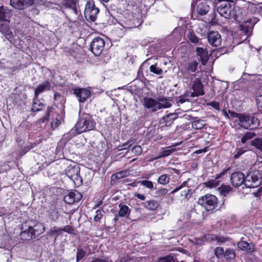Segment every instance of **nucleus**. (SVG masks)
<instances>
[{
    "mask_svg": "<svg viewBox=\"0 0 262 262\" xmlns=\"http://www.w3.org/2000/svg\"><path fill=\"white\" fill-rule=\"evenodd\" d=\"M232 18L234 19L238 23H241L248 19L246 9L244 7L234 6Z\"/></svg>",
    "mask_w": 262,
    "mask_h": 262,
    "instance_id": "obj_13",
    "label": "nucleus"
},
{
    "mask_svg": "<svg viewBox=\"0 0 262 262\" xmlns=\"http://www.w3.org/2000/svg\"><path fill=\"white\" fill-rule=\"evenodd\" d=\"M178 118V115L177 113L169 114L164 116L163 117V121L161 123L164 124V126H170L173 123V121Z\"/></svg>",
    "mask_w": 262,
    "mask_h": 262,
    "instance_id": "obj_26",
    "label": "nucleus"
},
{
    "mask_svg": "<svg viewBox=\"0 0 262 262\" xmlns=\"http://www.w3.org/2000/svg\"><path fill=\"white\" fill-rule=\"evenodd\" d=\"M37 145V143H31L27 146H26L24 147V148L21 150L20 154L24 155L26 153H27L28 151H29L30 149L33 148L34 147H35Z\"/></svg>",
    "mask_w": 262,
    "mask_h": 262,
    "instance_id": "obj_54",
    "label": "nucleus"
},
{
    "mask_svg": "<svg viewBox=\"0 0 262 262\" xmlns=\"http://www.w3.org/2000/svg\"><path fill=\"white\" fill-rule=\"evenodd\" d=\"M216 235L213 234H207L204 235V238L208 242H213L216 241Z\"/></svg>",
    "mask_w": 262,
    "mask_h": 262,
    "instance_id": "obj_61",
    "label": "nucleus"
},
{
    "mask_svg": "<svg viewBox=\"0 0 262 262\" xmlns=\"http://www.w3.org/2000/svg\"><path fill=\"white\" fill-rule=\"evenodd\" d=\"M103 214L100 210H97L96 215L94 216V220L95 222H99L102 218Z\"/></svg>",
    "mask_w": 262,
    "mask_h": 262,
    "instance_id": "obj_63",
    "label": "nucleus"
},
{
    "mask_svg": "<svg viewBox=\"0 0 262 262\" xmlns=\"http://www.w3.org/2000/svg\"><path fill=\"white\" fill-rule=\"evenodd\" d=\"M51 85L49 81L46 80L42 83L39 84L34 90V95L35 98L38 97L39 95L46 91L50 90Z\"/></svg>",
    "mask_w": 262,
    "mask_h": 262,
    "instance_id": "obj_25",
    "label": "nucleus"
},
{
    "mask_svg": "<svg viewBox=\"0 0 262 262\" xmlns=\"http://www.w3.org/2000/svg\"><path fill=\"white\" fill-rule=\"evenodd\" d=\"M207 39L209 43L212 47H217L222 42L221 36L217 31H210L207 35Z\"/></svg>",
    "mask_w": 262,
    "mask_h": 262,
    "instance_id": "obj_18",
    "label": "nucleus"
},
{
    "mask_svg": "<svg viewBox=\"0 0 262 262\" xmlns=\"http://www.w3.org/2000/svg\"><path fill=\"white\" fill-rule=\"evenodd\" d=\"M191 9L192 14L196 17H200L207 14L210 10V6L205 2L193 1L191 3Z\"/></svg>",
    "mask_w": 262,
    "mask_h": 262,
    "instance_id": "obj_6",
    "label": "nucleus"
},
{
    "mask_svg": "<svg viewBox=\"0 0 262 262\" xmlns=\"http://www.w3.org/2000/svg\"><path fill=\"white\" fill-rule=\"evenodd\" d=\"M11 16V11L3 5L0 6V21H9Z\"/></svg>",
    "mask_w": 262,
    "mask_h": 262,
    "instance_id": "obj_27",
    "label": "nucleus"
},
{
    "mask_svg": "<svg viewBox=\"0 0 262 262\" xmlns=\"http://www.w3.org/2000/svg\"><path fill=\"white\" fill-rule=\"evenodd\" d=\"M61 228H57L56 227H54L53 229L50 230L49 232L50 236H55L56 237L61 235Z\"/></svg>",
    "mask_w": 262,
    "mask_h": 262,
    "instance_id": "obj_50",
    "label": "nucleus"
},
{
    "mask_svg": "<svg viewBox=\"0 0 262 262\" xmlns=\"http://www.w3.org/2000/svg\"><path fill=\"white\" fill-rule=\"evenodd\" d=\"M189 180H190L189 179H188L187 180L184 181L179 186L174 188L171 192V194H174V193L178 192V191H179L180 190H181V189H182L183 188H184L185 187H188L187 186V184H188V182L189 181Z\"/></svg>",
    "mask_w": 262,
    "mask_h": 262,
    "instance_id": "obj_56",
    "label": "nucleus"
},
{
    "mask_svg": "<svg viewBox=\"0 0 262 262\" xmlns=\"http://www.w3.org/2000/svg\"><path fill=\"white\" fill-rule=\"evenodd\" d=\"M229 237L224 236L217 235L216 236V241L219 243H224L229 241Z\"/></svg>",
    "mask_w": 262,
    "mask_h": 262,
    "instance_id": "obj_60",
    "label": "nucleus"
},
{
    "mask_svg": "<svg viewBox=\"0 0 262 262\" xmlns=\"http://www.w3.org/2000/svg\"><path fill=\"white\" fill-rule=\"evenodd\" d=\"M198 65L199 63L196 60L189 61L186 62L181 70L183 78L188 79L191 76V73L196 72Z\"/></svg>",
    "mask_w": 262,
    "mask_h": 262,
    "instance_id": "obj_11",
    "label": "nucleus"
},
{
    "mask_svg": "<svg viewBox=\"0 0 262 262\" xmlns=\"http://www.w3.org/2000/svg\"><path fill=\"white\" fill-rule=\"evenodd\" d=\"M196 54L199 57V60L203 65H205L209 59L208 52L206 48L196 47Z\"/></svg>",
    "mask_w": 262,
    "mask_h": 262,
    "instance_id": "obj_22",
    "label": "nucleus"
},
{
    "mask_svg": "<svg viewBox=\"0 0 262 262\" xmlns=\"http://www.w3.org/2000/svg\"><path fill=\"white\" fill-rule=\"evenodd\" d=\"M142 149L140 145H136L132 149V152L136 155H139L142 153Z\"/></svg>",
    "mask_w": 262,
    "mask_h": 262,
    "instance_id": "obj_64",
    "label": "nucleus"
},
{
    "mask_svg": "<svg viewBox=\"0 0 262 262\" xmlns=\"http://www.w3.org/2000/svg\"><path fill=\"white\" fill-rule=\"evenodd\" d=\"M99 12V9L96 6L94 0H89L86 2L84 15L88 21L94 22Z\"/></svg>",
    "mask_w": 262,
    "mask_h": 262,
    "instance_id": "obj_5",
    "label": "nucleus"
},
{
    "mask_svg": "<svg viewBox=\"0 0 262 262\" xmlns=\"http://www.w3.org/2000/svg\"><path fill=\"white\" fill-rule=\"evenodd\" d=\"M29 221L31 222L30 224L32 227V231L35 238L45 231V226L43 223L36 221Z\"/></svg>",
    "mask_w": 262,
    "mask_h": 262,
    "instance_id": "obj_23",
    "label": "nucleus"
},
{
    "mask_svg": "<svg viewBox=\"0 0 262 262\" xmlns=\"http://www.w3.org/2000/svg\"><path fill=\"white\" fill-rule=\"evenodd\" d=\"M208 106H210L214 109L219 111L220 110V104L219 102L211 101L207 103Z\"/></svg>",
    "mask_w": 262,
    "mask_h": 262,
    "instance_id": "obj_62",
    "label": "nucleus"
},
{
    "mask_svg": "<svg viewBox=\"0 0 262 262\" xmlns=\"http://www.w3.org/2000/svg\"><path fill=\"white\" fill-rule=\"evenodd\" d=\"M177 259H174L173 257L171 255H168L159 258L157 262H178Z\"/></svg>",
    "mask_w": 262,
    "mask_h": 262,
    "instance_id": "obj_55",
    "label": "nucleus"
},
{
    "mask_svg": "<svg viewBox=\"0 0 262 262\" xmlns=\"http://www.w3.org/2000/svg\"><path fill=\"white\" fill-rule=\"evenodd\" d=\"M244 237L241 238V241L237 243V248L243 251L248 253H252L255 251V245L253 243H249L243 241Z\"/></svg>",
    "mask_w": 262,
    "mask_h": 262,
    "instance_id": "obj_21",
    "label": "nucleus"
},
{
    "mask_svg": "<svg viewBox=\"0 0 262 262\" xmlns=\"http://www.w3.org/2000/svg\"><path fill=\"white\" fill-rule=\"evenodd\" d=\"M236 257L235 250L232 248H227L224 252L223 258L227 262H232Z\"/></svg>",
    "mask_w": 262,
    "mask_h": 262,
    "instance_id": "obj_31",
    "label": "nucleus"
},
{
    "mask_svg": "<svg viewBox=\"0 0 262 262\" xmlns=\"http://www.w3.org/2000/svg\"><path fill=\"white\" fill-rule=\"evenodd\" d=\"M199 205L205 208L207 211L212 213L218 206V199L213 194H206L199 198Z\"/></svg>",
    "mask_w": 262,
    "mask_h": 262,
    "instance_id": "obj_2",
    "label": "nucleus"
},
{
    "mask_svg": "<svg viewBox=\"0 0 262 262\" xmlns=\"http://www.w3.org/2000/svg\"><path fill=\"white\" fill-rule=\"evenodd\" d=\"M256 103L258 111L262 113V86L258 91L256 99Z\"/></svg>",
    "mask_w": 262,
    "mask_h": 262,
    "instance_id": "obj_42",
    "label": "nucleus"
},
{
    "mask_svg": "<svg viewBox=\"0 0 262 262\" xmlns=\"http://www.w3.org/2000/svg\"><path fill=\"white\" fill-rule=\"evenodd\" d=\"M261 182V174L258 170L249 171L245 176V186L247 188L257 187Z\"/></svg>",
    "mask_w": 262,
    "mask_h": 262,
    "instance_id": "obj_4",
    "label": "nucleus"
},
{
    "mask_svg": "<svg viewBox=\"0 0 262 262\" xmlns=\"http://www.w3.org/2000/svg\"><path fill=\"white\" fill-rule=\"evenodd\" d=\"M234 4L228 1L219 2L216 4V11L221 16L231 19L233 12L232 6Z\"/></svg>",
    "mask_w": 262,
    "mask_h": 262,
    "instance_id": "obj_7",
    "label": "nucleus"
},
{
    "mask_svg": "<svg viewBox=\"0 0 262 262\" xmlns=\"http://www.w3.org/2000/svg\"><path fill=\"white\" fill-rule=\"evenodd\" d=\"M170 176L167 174L161 175L157 179V182L162 185H166L169 183Z\"/></svg>",
    "mask_w": 262,
    "mask_h": 262,
    "instance_id": "obj_41",
    "label": "nucleus"
},
{
    "mask_svg": "<svg viewBox=\"0 0 262 262\" xmlns=\"http://www.w3.org/2000/svg\"><path fill=\"white\" fill-rule=\"evenodd\" d=\"M49 218L52 221H55L59 217V211L56 209L55 206L51 207L48 211Z\"/></svg>",
    "mask_w": 262,
    "mask_h": 262,
    "instance_id": "obj_36",
    "label": "nucleus"
},
{
    "mask_svg": "<svg viewBox=\"0 0 262 262\" xmlns=\"http://www.w3.org/2000/svg\"><path fill=\"white\" fill-rule=\"evenodd\" d=\"M217 191L220 194L224 197L227 196L230 192L233 191V188L229 185L222 184L217 188Z\"/></svg>",
    "mask_w": 262,
    "mask_h": 262,
    "instance_id": "obj_32",
    "label": "nucleus"
},
{
    "mask_svg": "<svg viewBox=\"0 0 262 262\" xmlns=\"http://www.w3.org/2000/svg\"><path fill=\"white\" fill-rule=\"evenodd\" d=\"M139 183H140L142 186H144L145 187L149 189H152L154 188V184L153 182L149 180H142L139 182Z\"/></svg>",
    "mask_w": 262,
    "mask_h": 262,
    "instance_id": "obj_52",
    "label": "nucleus"
},
{
    "mask_svg": "<svg viewBox=\"0 0 262 262\" xmlns=\"http://www.w3.org/2000/svg\"><path fill=\"white\" fill-rule=\"evenodd\" d=\"M43 5L42 0H10V5L14 9L22 10L33 5Z\"/></svg>",
    "mask_w": 262,
    "mask_h": 262,
    "instance_id": "obj_8",
    "label": "nucleus"
},
{
    "mask_svg": "<svg viewBox=\"0 0 262 262\" xmlns=\"http://www.w3.org/2000/svg\"><path fill=\"white\" fill-rule=\"evenodd\" d=\"M73 91L80 103L86 101L91 95V91L86 88H75L73 89Z\"/></svg>",
    "mask_w": 262,
    "mask_h": 262,
    "instance_id": "obj_15",
    "label": "nucleus"
},
{
    "mask_svg": "<svg viewBox=\"0 0 262 262\" xmlns=\"http://www.w3.org/2000/svg\"><path fill=\"white\" fill-rule=\"evenodd\" d=\"M159 206L158 202L154 200H150L145 202L144 205L145 208L150 210H156Z\"/></svg>",
    "mask_w": 262,
    "mask_h": 262,
    "instance_id": "obj_37",
    "label": "nucleus"
},
{
    "mask_svg": "<svg viewBox=\"0 0 262 262\" xmlns=\"http://www.w3.org/2000/svg\"><path fill=\"white\" fill-rule=\"evenodd\" d=\"M80 168L77 166H69L66 170V174L71 180L75 183V180H78L80 178Z\"/></svg>",
    "mask_w": 262,
    "mask_h": 262,
    "instance_id": "obj_20",
    "label": "nucleus"
},
{
    "mask_svg": "<svg viewBox=\"0 0 262 262\" xmlns=\"http://www.w3.org/2000/svg\"><path fill=\"white\" fill-rule=\"evenodd\" d=\"M181 196L187 200H189L192 196V189L190 187H187V189L182 191Z\"/></svg>",
    "mask_w": 262,
    "mask_h": 262,
    "instance_id": "obj_45",
    "label": "nucleus"
},
{
    "mask_svg": "<svg viewBox=\"0 0 262 262\" xmlns=\"http://www.w3.org/2000/svg\"><path fill=\"white\" fill-rule=\"evenodd\" d=\"M168 189L166 188H160L155 192L157 198H161L166 195L168 193Z\"/></svg>",
    "mask_w": 262,
    "mask_h": 262,
    "instance_id": "obj_48",
    "label": "nucleus"
},
{
    "mask_svg": "<svg viewBox=\"0 0 262 262\" xmlns=\"http://www.w3.org/2000/svg\"><path fill=\"white\" fill-rule=\"evenodd\" d=\"M230 169V167H228L227 168L224 169L220 173L216 174V175L215 176V179H217L219 180V179L224 178V177Z\"/></svg>",
    "mask_w": 262,
    "mask_h": 262,
    "instance_id": "obj_58",
    "label": "nucleus"
},
{
    "mask_svg": "<svg viewBox=\"0 0 262 262\" xmlns=\"http://www.w3.org/2000/svg\"><path fill=\"white\" fill-rule=\"evenodd\" d=\"M105 41L100 37H96L90 44V50L95 55L99 56L104 50Z\"/></svg>",
    "mask_w": 262,
    "mask_h": 262,
    "instance_id": "obj_10",
    "label": "nucleus"
},
{
    "mask_svg": "<svg viewBox=\"0 0 262 262\" xmlns=\"http://www.w3.org/2000/svg\"><path fill=\"white\" fill-rule=\"evenodd\" d=\"M143 105L145 108L148 109L152 108L153 110L158 106V102L154 98L145 97L143 99Z\"/></svg>",
    "mask_w": 262,
    "mask_h": 262,
    "instance_id": "obj_33",
    "label": "nucleus"
},
{
    "mask_svg": "<svg viewBox=\"0 0 262 262\" xmlns=\"http://www.w3.org/2000/svg\"><path fill=\"white\" fill-rule=\"evenodd\" d=\"M235 122L241 127L250 130L257 128L259 125V120L257 118L246 113L242 114L239 119L236 120Z\"/></svg>",
    "mask_w": 262,
    "mask_h": 262,
    "instance_id": "obj_3",
    "label": "nucleus"
},
{
    "mask_svg": "<svg viewBox=\"0 0 262 262\" xmlns=\"http://www.w3.org/2000/svg\"><path fill=\"white\" fill-rule=\"evenodd\" d=\"M128 19L123 20V23L122 24L123 27L126 28H136L139 25L140 23L139 19L135 18L133 14L128 15Z\"/></svg>",
    "mask_w": 262,
    "mask_h": 262,
    "instance_id": "obj_24",
    "label": "nucleus"
},
{
    "mask_svg": "<svg viewBox=\"0 0 262 262\" xmlns=\"http://www.w3.org/2000/svg\"><path fill=\"white\" fill-rule=\"evenodd\" d=\"M221 181L218 180L217 179H215V177H214V179H210L207 181L204 182L203 183L204 186L207 188H213L218 186L220 183Z\"/></svg>",
    "mask_w": 262,
    "mask_h": 262,
    "instance_id": "obj_40",
    "label": "nucleus"
},
{
    "mask_svg": "<svg viewBox=\"0 0 262 262\" xmlns=\"http://www.w3.org/2000/svg\"><path fill=\"white\" fill-rule=\"evenodd\" d=\"M230 180L233 187L238 188L243 184H245V176L241 171H235L231 174Z\"/></svg>",
    "mask_w": 262,
    "mask_h": 262,
    "instance_id": "obj_14",
    "label": "nucleus"
},
{
    "mask_svg": "<svg viewBox=\"0 0 262 262\" xmlns=\"http://www.w3.org/2000/svg\"><path fill=\"white\" fill-rule=\"evenodd\" d=\"M225 250L222 247H216L214 250V253L215 257L218 259L223 258Z\"/></svg>",
    "mask_w": 262,
    "mask_h": 262,
    "instance_id": "obj_43",
    "label": "nucleus"
},
{
    "mask_svg": "<svg viewBox=\"0 0 262 262\" xmlns=\"http://www.w3.org/2000/svg\"><path fill=\"white\" fill-rule=\"evenodd\" d=\"M118 206L119 207V210L118 211L119 216H126L128 217L130 214L131 209L126 205L120 204Z\"/></svg>",
    "mask_w": 262,
    "mask_h": 262,
    "instance_id": "obj_35",
    "label": "nucleus"
},
{
    "mask_svg": "<svg viewBox=\"0 0 262 262\" xmlns=\"http://www.w3.org/2000/svg\"><path fill=\"white\" fill-rule=\"evenodd\" d=\"M195 120L191 122V126L194 129H201L207 125L206 121L195 117Z\"/></svg>",
    "mask_w": 262,
    "mask_h": 262,
    "instance_id": "obj_34",
    "label": "nucleus"
},
{
    "mask_svg": "<svg viewBox=\"0 0 262 262\" xmlns=\"http://www.w3.org/2000/svg\"><path fill=\"white\" fill-rule=\"evenodd\" d=\"M86 252L82 249L78 248L76 253V260L79 261L82 260L85 256Z\"/></svg>",
    "mask_w": 262,
    "mask_h": 262,
    "instance_id": "obj_51",
    "label": "nucleus"
},
{
    "mask_svg": "<svg viewBox=\"0 0 262 262\" xmlns=\"http://www.w3.org/2000/svg\"><path fill=\"white\" fill-rule=\"evenodd\" d=\"M149 69L151 73H153L156 75H160L163 72L162 69L158 67L156 63L150 66Z\"/></svg>",
    "mask_w": 262,
    "mask_h": 262,
    "instance_id": "obj_49",
    "label": "nucleus"
},
{
    "mask_svg": "<svg viewBox=\"0 0 262 262\" xmlns=\"http://www.w3.org/2000/svg\"><path fill=\"white\" fill-rule=\"evenodd\" d=\"M251 145L262 151V139L256 138L251 141Z\"/></svg>",
    "mask_w": 262,
    "mask_h": 262,
    "instance_id": "obj_44",
    "label": "nucleus"
},
{
    "mask_svg": "<svg viewBox=\"0 0 262 262\" xmlns=\"http://www.w3.org/2000/svg\"><path fill=\"white\" fill-rule=\"evenodd\" d=\"M255 24L254 21H253L251 18H248V19L241 22L239 25L240 30L244 35L249 37L252 35Z\"/></svg>",
    "mask_w": 262,
    "mask_h": 262,
    "instance_id": "obj_16",
    "label": "nucleus"
},
{
    "mask_svg": "<svg viewBox=\"0 0 262 262\" xmlns=\"http://www.w3.org/2000/svg\"><path fill=\"white\" fill-rule=\"evenodd\" d=\"M40 6V5H36L35 4L33 5L32 6L33 7L29 10V13H28V15L33 16L38 15L39 13V10L36 7Z\"/></svg>",
    "mask_w": 262,
    "mask_h": 262,
    "instance_id": "obj_59",
    "label": "nucleus"
},
{
    "mask_svg": "<svg viewBox=\"0 0 262 262\" xmlns=\"http://www.w3.org/2000/svg\"><path fill=\"white\" fill-rule=\"evenodd\" d=\"M61 231L69 234H74L75 229L72 226L67 225L61 228Z\"/></svg>",
    "mask_w": 262,
    "mask_h": 262,
    "instance_id": "obj_57",
    "label": "nucleus"
},
{
    "mask_svg": "<svg viewBox=\"0 0 262 262\" xmlns=\"http://www.w3.org/2000/svg\"><path fill=\"white\" fill-rule=\"evenodd\" d=\"M82 198L81 193L76 190H71L65 195L64 201L68 204H73L75 203L79 202Z\"/></svg>",
    "mask_w": 262,
    "mask_h": 262,
    "instance_id": "obj_17",
    "label": "nucleus"
},
{
    "mask_svg": "<svg viewBox=\"0 0 262 262\" xmlns=\"http://www.w3.org/2000/svg\"><path fill=\"white\" fill-rule=\"evenodd\" d=\"M134 142V140H128L121 145H119L117 147V149L119 151L123 149H127L130 147Z\"/></svg>",
    "mask_w": 262,
    "mask_h": 262,
    "instance_id": "obj_47",
    "label": "nucleus"
},
{
    "mask_svg": "<svg viewBox=\"0 0 262 262\" xmlns=\"http://www.w3.org/2000/svg\"><path fill=\"white\" fill-rule=\"evenodd\" d=\"M173 151L172 149H165L161 151L158 157L155 158V160L158 159L160 158L167 157L170 155Z\"/></svg>",
    "mask_w": 262,
    "mask_h": 262,
    "instance_id": "obj_53",
    "label": "nucleus"
},
{
    "mask_svg": "<svg viewBox=\"0 0 262 262\" xmlns=\"http://www.w3.org/2000/svg\"><path fill=\"white\" fill-rule=\"evenodd\" d=\"M45 107V104L41 102L38 97L36 98L34 96L31 111L32 112H37L41 111Z\"/></svg>",
    "mask_w": 262,
    "mask_h": 262,
    "instance_id": "obj_30",
    "label": "nucleus"
},
{
    "mask_svg": "<svg viewBox=\"0 0 262 262\" xmlns=\"http://www.w3.org/2000/svg\"><path fill=\"white\" fill-rule=\"evenodd\" d=\"M255 136V134L253 132H247L241 138V142L243 144H245L247 141L250 139H251Z\"/></svg>",
    "mask_w": 262,
    "mask_h": 262,
    "instance_id": "obj_46",
    "label": "nucleus"
},
{
    "mask_svg": "<svg viewBox=\"0 0 262 262\" xmlns=\"http://www.w3.org/2000/svg\"><path fill=\"white\" fill-rule=\"evenodd\" d=\"M190 89L193 91L190 94L191 97H198L205 94L203 84L199 78H196L191 81Z\"/></svg>",
    "mask_w": 262,
    "mask_h": 262,
    "instance_id": "obj_12",
    "label": "nucleus"
},
{
    "mask_svg": "<svg viewBox=\"0 0 262 262\" xmlns=\"http://www.w3.org/2000/svg\"><path fill=\"white\" fill-rule=\"evenodd\" d=\"M129 175V172L127 170L119 171L112 175L111 178V184H115L119 180Z\"/></svg>",
    "mask_w": 262,
    "mask_h": 262,
    "instance_id": "obj_29",
    "label": "nucleus"
},
{
    "mask_svg": "<svg viewBox=\"0 0 262 262\" xmlns=\"http://www.w3.org/2000/svg\"><path fill=\"white\" fill-rule=\"evenodd\" d=\"M158 106L157 108L152 110V112H156L158 110L167 108L172 106V99L170 97H165L164 96H159L157 98Z\"/></svg>",
    "mask_w": 262,
    "mask_h": 262,
    "instance_id": "obj_19",
    "label": "nucleus"
},
{
    "mask_svg": "<svg viewBox=\"0 0 262 262\" xmlns=\"http://www.w3.org/2000/svg\"><path fill=\"white\" fill-rule=\"evenodd\" d=\"M95 125L96 123L90 114L83 113L79 119L75 127L77 133L79 134L93 130Z\"/></svg>",
    "mask_w": 262,
    "mask_h": 262,
    "instance_id": "obj_1",
    "label": "nucleus"
},
{
    "mask_svg": "<svg viewBox=\"0 0 262 262\" xmlns=\"http://www.w3.org/2000/svg\"><path fill=\"white\" fill-rule=\"evenodd\" d=\"M79 1V0H62L61 4L65 8L71 9L75 14H77L78 10L76 6L77 4H78Z\"/></svg>",
    "mask_w": 262,
    "mask_h": 262,
    "instance_id": "obj_28",
    "label": "nucleus"
},
{
    "mask_svg": "<svg viewBox=\"0 0 262 262\" xmlns=\"http://www.w3.org/2000/svg\"><path fill=\"white\" fill-rule=\"evenodd\" d=\"M29 221L24 222L20 225L19 236L23 241H30L35 238L32 231V227Z\"/></svg>",
    "mask_w": 262,
    "mask_h": 262,
    "instance_id": "obj_9",
    "label": "nucleus"
},
{
    "mask_svg": "<svg viewBox=\"0 0 262 262\" xmlns=\"http://www.w3.org/2000/svg\"><path fill=\"white\" fill-rule=\"evenodd\" d=\"M243 7L246 9L247 14H253L257 10L258 11V6L252 3H246L245 6Z\"/></svg>",
    "mask_w": 262,
    "mask_h": 262,
    "instance_id": "obj_39",
    "label": "nucleus"
},
{
    "mask_svg": "<svg viewBox=\"0 0 262 262\" xmlns=\"http://www.w3.org/2000/svg\"><path fill=\"white\" fill-rule=\"evenodd\" d=\"M187 38L190 42L195 45L198 43L200 41V38L195 35L193 30H189L188 31Z\"/></svg>",
    "mask_w": 262,
    "mask_h": 262,
    "instance_id": "obj_38",
    "label": "nucleus"
}]
</instances>
